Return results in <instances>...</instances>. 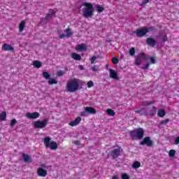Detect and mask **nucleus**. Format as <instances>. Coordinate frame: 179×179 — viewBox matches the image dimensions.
<instances>
[{"mask_svg":"<svg viewBox=\"0 0 179 179\" xmlns=\"http://www.w3.org/2000/svg\"><path fill=\"white\" fill-rule=\"evenodd\" d=\"M146 43L148 45H150V47H155L157 42L153 38H148L146 40Z\"/></svg>","mask_w":179,"mask_h":179,"instance_id":"nucleus-14","label":"nucleus"},{"mask_svg":"<svg viewBox=\"0 0 179 179\" xmlns=\"http://www.w3.org/2000/svg\"><path fill=\"white\" fill-rule=\"evenodd\" d=\"M26 117L29 120H36L40 117V113L38 112L27 113Z\"/></svg>","mask_w":179,"mask_h":179,"instance_id":"nucleus-10","label":"nucleus"},{"mask_svg":"<svg viewBox=\"0 0 179 179\" xmlns=\"http://www.w3.org/2000/svg\"><path fill=\"white\" fill-rule=\"evenodd\" d=\"M24 27H26V22L24 20L21 21V22L19 24V31L20 33H22L23 30H24Z\"/></svg>","mask_w":179,"mask_h":179,"instance_id":"nucleus-20","label":"nucleus"},{"mask_svg":"<svg viewBox=\"0 0 179 179\" xmlns=\"http://www.w3.org/2000/svg\"><path fill=\"white\" fill-rule=\"evenodd\" d=\"M156 103V101H145L142 102L141 106H143L144 107H148V106H152V104H155Z\"/></svg>","mask_w":179,"mask_h":179,"instance_id":"nucleus-24","label":"nucleus"},{"mask_svg":"<svg viewBox=\"0 0 179 179\" xmlns=\"http://www.w3.org/2000/svg\"><path fill=\"white\" fill-rule=\"evenodd\" d=\"M80 115L81 117H86L87 115V111H86V109H84V111L80 112Z\"/></svg>","mask_w":179,"mask_h":179,"instance_id":"nucleus-40","label":"nucleus"},{"mask_svg":"<svg viewBox=\"0 0 179 179\" xmlns=\"http://www.w3.org/2000/svg\"><path fill=\"white\" fill-rule=\"evenodd\" d=\"M118 62H120V59H118V58H117V57H113L112 58V63L114 65H117V64H118Z\"/></svg>","mask_w":179,"mask_h":179,"instance_id":"nucleus-34","label":"nucleus"},{"mask_svg":"<svg viewBox=\"0 0 179 179\" xmlns=\"http://www.w3.org/2000/svg\"><path fill=\"white\" fill-rule=\"evenodd\" d=\"M43 142L45 148H50L51 150H57L58 149L57 142L51 141V138L50 137H45Z\"/></svg>","mask_w":179,"mask_h":179,"instance_id":"nucleus-5","label":"nucleus"},{"mask_svg":"<svg viewBox=\"0 0 179 179\" xmlns=\"http://www.w3.org/2000/svg\"><path fill=\"white\" fill-rule=\"evenodd\" d=\"M59 31H60L59 30H57V33H59Z\"/></svg>","mask_w":179,"mask_h":179,"instance_id":"nucleus-56","label":"nucleus"},{"mask_svg":"<svg viewBox=\"0 0 179 179\" xmlns=\"http://www.w3.org/2000/svg\"><path fill=\"white\" fill-rule=\"evenodd\" d=\"M150 31H155V27H144L141 29H137L134 33L136 34L137 37H143Z\"/></svg>","mask_w":179,"mask_h":179,"instance_id":"nucleus-4","label":"nucleus"},{"mask_svg":"<svg viewBox=\"0 0 179 179\" xmlns=\"http://www.w3.org/2000/svg\"><path fill=\"white\" fill-rule=\"evenodd\" d=\"M80 121H82V118L80 117H78L75 120L70 122L69 125H70V127H76V125H79V124H80Z\"/></svg>","mask_w":179,"mask_h":179,"instance_id":"nucleus-13","label":"nucleus"},{"mask_svg":"<svg viewBox=\"0 0 179 179\" xmlns=\"http://www.w3.org/2000/svg\"><path fill=\"white\" fill-rule=\"evenodd\" d=\"M71 57L73 59H75L76 61H80V59H82V57L78 53L73 52Z\"/></svg>","mask_w":179,"mask_h":179,"instance_id":"nucleus-21","label":"nucleus"},{"mask_svg":"<svg viewBox=\"0 0 179 179\" xmlns=\"http://www.w3.org/2000/svg\"><path fill=\"white\" fill-rule=\"evenodd\" d=\"M110 156L113 159H117L121 156V147L113 150L110 152Z\"/></svg>","mask_w":179,"mask_h":179,"instance_id":"nucleus-8","label":"nucleus"},{"mask_svg":"<svg viewBox=\"0 0 179 179\" xmlns=\"http://www.w3.org/2000/svg\"><path fill=\"white\" fill-rule=\"evenodd\" d=\"M150 66V64L147 63L144 66L141 67V69H148L149 66Z\"/></svg>","mask_w":179,"mask_h":179,"instance_id":"nucleus-46","label":"nucleus"},{"mask_svg":"<svg viewBox=\"0 0 179 179\" xmlns=\"http://www.w3.org/2000/svg\"><path fill=\"white\" fill-rule=\"evenodd\" d=\"M87 113V114H96V109L93 107L87 106L84 108Z\"/></svg>","mask_w":179,"mask_h":179,"instance_id":"nucleus-18","label":"nucleus"},{"mask_svg":"<svg viewBox=\"0 0 179 179\" xmlns=\"http://www.w3.org/2000/svg\"><path fill=\"white\" fill-rule=\"evenodd\" d=\"M48 83H49V85H57V83H58V82L57 80H55V79L50 78L48 80Z\"/></svg>","mask_w":179,"mask_h":179,"instance_id":"nucleus-30","label":"nucleus"},{"mask_svg":"<svg viewBox=\"0 0 179 179\" xmlns=\"http://www.w3.org/2000/svg\"><path fill=\"white\" fill-rule=\"evenodd\" d=\"M130 137L134 141H140V139L143 138L145 135V130L139 127L138 129H134L129 131Z\"/></svg>","mask_w":179,"mask_h":179,"instance_id":"nucleus-3","label":"nucleus"},{"mask_svg":"<svg viewBox=\"0 0 179 179\" xmlns=\"http://www.w3.org/2000/svg\"><path fill=\"white\" fill-rule=\"evenodd\" d=\"M54 15H55V11L54 10H49V14L47 15V16L45 17V18L47 19V17L48 16H54Z\"/></svg>","mask_w":179,"mask_h":179,"instance_id":"nucleus-37","label":"nucleus"},{"mask_svg":"<svg viewBox=\"0 0 179 179\" xmlns=\"http://www.w3.org/2000/svg\"><path fill=\"white\" fill-rule=\"evenodd\" d=\"M79 68H80V71H83V69H84L83 66H82V65H80Z\"/></svg>","mask_w":179,"mask_h":179,"instance_id":"nucleus-52","label":"nucleus"},{"mask_svg":"<svg viewBox=\"0 0 179 179\" xmlns=\"http://www.w3.org/2000/svg\"><path fill=\"white\" fill-rule=\"evenodd\" d=\"M43 78H45V79H50V73L47 71L43 72Z\"/></svg>","mask_w":179,"mask_h":179,"instance_id":"nucleus-31","label":"nucleus"},{"mask_svg":"<svg viewBox=\"0 0 179 179\" xmlns=\"http://www.w3.org/2000/svg\"><path fill=\"white\" fill-rule=\"evenodd\" d=\"M167 40H169V38H167V34H164V38H163L164 43H166V41H167Z\"/></svg>","mask_w":179,"mask_h":179,"instance_id":"nucleus-47","label":"nucleus"},{"mask_svg":"<svg viewBox=\"0 0 179 179\" xmlns=\"http://www.w3.org/2000/svg\"><path fill=\"white\" fill-rule=\"evenodd\" d=\"M6 112L3 111L0 114V120L1 121H6Z\"/></svg>","mask_w":179,"mask_h":179,"instance_id":"nucleus-28","label":"nucleus"},{"mask_svg":"<svg viewBox=\"0 0 179 179\" xmlns=\"http://www.w3.org/2000/svg\"><path fill=\"white\" fill-rule=\"evenodd\" d=\"M140 145L143 146L146 145L148 148H152V146H153V141H152L150 136H146L140 142Z\"/></svg>","mask_w":179,"mask_h":179,"instance_id":"nucleus-7","label":"nucleus"},{"mask_svg":"<svg viewBox=\"0 0 179 179\" xmlns=\"http://www.w3.org/2000/svg\"><path fill=\"white\" fill-rule=\"evenodd\" d=\"M2 50L3 51H13V50H15L13 48V46L8 44V43H4L3 45H2Z\"/></svg>","mask_w":179,"mask_h":179,"instance_id":"nucleus-16","label":"nucleus"},{"mask_svg":"<svg viewBox=\"0 0 179 179\" xmlns=\"http://www.w3.org/2000/svg\"><path fill=\"white\" fill-rule=\"evenodd\" d=\"M17 122V120H16V119H13L11 121H10V127H15V125H16V123Z\"/></svg>","mask_w":179,"mask_h":179,"instance_id":"nucleus-39","label":"nucleus"},{"mask_svg":"<svg viewBox=\"0 0 179 179\" xmlns=\"http://www.w3.org/2000/svg\"><path fill=\"white\" fill-rule=\"evenodd\" d=\"M97 59V57L96 56H92V58L90 59L91 64H94V61Z\"/></svg>","mask_w":179,"mask_h":179,"instance_id":"nucleus-44","label":"nucleus"},{"mask_svg":"<svg viewBox=\"0 0 179 179\" xmlns=\"http://www.w3.org/2000/svg\"><path fill=\"white\" fill-rule=\"evenodd\" d=\"M22 157L26 163H31V158L27 154H23Z\"/></svg>","mask_w":179,"mask_h":179,"instance_id":"nucleus-22","label":"nucleus"},{"mask_svg":"<svg viewBox=\"0 0 179 179\" xmlns=\"http://www.w3.org/2000/svg\"><path fill=\"white\" fill-rule=\"evenodd\" d=\"M83 15L84 17H92L94 15V9L93 8V4L92 3L85 2L83 3Z\"/></svg>","mask_w":179,"mask_h":179,"instance_id":"nucleus-1","label":"nucleus"},{"mask_svg":"<svg viewBox=\"0 0 179 179\" xmlns=\"http://www.w3.org/2000/svg\"><path fill=\"white\" fill-rule=\"evenodd\" d=\"M0 170H1V168H0Z\"/></svg>","mask_w":179,"mask_h":179,"instance_id":"nucleus-57","label":"nucleus"},{"mask_svg":"<svg viewBox=\"0 0 179 179\" xmlns=\"http://www.w3.org/2000/svg\"><path fill=\"white\" fill-rule=\"evenodd\" d=\"M33 65L34 66H35V68H41V62L38 61V60H35L33 62Z\"/></svg>","mask_w":179,"mask_h":179,"instance_id":"nucleus-26","label":"nucleus"},{"mask_svg":"<svg viewBox=\"0 0 179 179\" xmlns=\"http://www.w3.org/2000/svg\"><path fill=\"white\" fill-rule=\"evenodd\" d=\"M148 59H149V61L150 62V64H156V59H155V57H150L148 58Z\"/></svg>","mask_w":179,"mask_h":179,"instance_id":"nucleus-36","label":"nucleus"},{"mask_svg":"<svg viewBox=\"0 0 179 179\" xmlns=\"http://www.w3.org/2000/svg\"><path fill=\"white\" fill-rule=\"evenodd\" d=\"M136 114H139L140 115H144L147 117V113H146V108H140L139 110H135Z\"/></svg>","mask_w":179,"mask_h":179,"instance_id":"nucleus-19","label":"nucleus"},{"mask_svg":"<svg viewBox=\"0 0 179 179\" xmlns=\"http://www.w3.org/2000/svg\"><path fill=\"white\" fill-rule=\"evenodd\" d=\"M106 113L108 115H110V117H114L115 115V112L111 108L107 109Z\"/></svg>","mask_w":179,"mask_h":179,"instance_id":"nucleus-27","label":"nucleus"},{"mask_svg":"<svg viewBox=\"0 0 179 179\" xmlns=\"http://www.w3.org/2000/svg\"><path fill=\"white\" fill-rule=\"evenodd\" d=\"M169 157H174L176 156V151L174 150H170L169 152Z\"/></svg>","mask_w":179,"mask_h":179,"instance_id":"nucleus-32","label":"nucleus"},{"mask_svg":"<svg viewBox=\"0 0 179 179\" xmlns=\"http://www.w3.org/2000/svg\"><path fill=\"white\" fill-rule=\"evenodd\" d=\"M149 1H150V0H143V4L146 5V3H149Z\"/></svg>","mask_w":179,"mask_h":179,"instance_id":"nucleus-51","label":"nucleus"},{"mask_svg":"<svg viewBox=\"0 0 179 179\" xmlns=\"http://www.w3.org/2000/svg\"><path fill=\"white\" fill-rule=\"evenodd\" d=\"M179 144V136L176 138L175 139V145H178Z\"/></svg>","mask_w":179,"mask_h":179,"instance_id":"nucleus-48","label":"nucleus"},{"mask_svg":"<svg viewBox=\"0 0 179 179\" xmlns=\"http://www.w3.org/2000/svg\"><path fill=\"white\" fill-rule=\"evenodd\" d=\"M122 179H129V176L127 173H122Z\"/></svg>","mask_w":179,"mask_h":179,"instance_id":"nucleus-45","label":"nucleus"},{"mask_svg":"<svg viewBox=\"0 0 179 179\" xmlns=\"http://www.w3.org/2000/svg\"><path fill=\"white\" fill-rule=\"evenodd\" d=\"M66 90L70 93H73L79 90V80L78 78H73L69 80L66 85Z\"/></svg>","mask_w":179,"mask_h":179,"instance_id":"nucleus-2","label":"nucleus"},{"mask_svg":"<svg viewBox=\"0 0 179 179\" xmlns=\"http://www.w3.org/2000/svg\"><path fill=\"white\" fill-rule=\"evenodd\" d=\"M157 113V108L155 106H152L150 109L146 110L147 117H155Z\"/></svg>","mask_w":179,"mask_h":179,"instance_id":"nucleus-9","label":"nucleus"},{"mask_svg":"<svg viewBox=\"0 0 179 179\" xmlns=\"http://www.w3.org/2000/svg\"><path fill=\"white\" fill-rule=\"evenodd\" d=\"M73 143H74V145H76L77 146H79V145H80V141L77 140L73 141Z\"/></svg>","mask_w":179,"mask_h":179,"instance_id":"nucleus-49","label":"nucleus"},{"mask_svg":"<svg viewBox=\"0 0 179 179\" xmlns=\"http://www.w3.org/2000/svg\"><path fill=\"white\" fill-rule=\"evenodd\" d=\"M96 10H97L98 13H101V12H103L104 10V7L97 6H96Z\"/></svg>","mask_w":179,"mask_h":179,"instance_id":"nucleus-33","label":"nucleus"},{"mask_svg":"<svg viewBox=\"0 0 179 179\" xmlns=\"http://www.w3.org/2000/svg\"><path fill=\"white\" fill-rule=\"evenodd\" d=\"M129 55H131V56L135 55V48H131L129 50Z\"/></svg>","mask_w":179,"mask_h":179,"instance_id":"nucleus-42","label":"nucleus"},{"mask_svg":"<svg viewBox=\"0 0 179 179\" xmlns=\"http://www.w3.org/2000/svg\"><path fill=\"white\" fill-rule=\"evenodd\" d=\"M76 50L77 51H86V50H87V48H86V45H85V43H81V44H78L76 47Z\"/></svg>","mask_w":179,"mask_h":179,"instance_id":"nucleus-17","label":"nucleus"},{"mask_svg":"<svg viewBox=\"0 0 179 179\" xmlns=\"http://www.w3.org/2000/svg\"><path fill=\"white\" fill-rule=\"evenodd\" d=\"M57 75L59 77L64 76V75H65V72L64 71H57Z\"/></svg>","mask_w":179,"mask_h":179,"instance_id":"nucleus-41","label":"nucleus"},{"mask_svg":"<svg viewBox=\"0 0 179 179\" xmlns=\"http://www.w3.org/2000/svg\"><path fill=\"white\" fill-rule=\"evenodd\" d=\"M139 167H141V162L136 161L133 163L132 164V168L133 169H139Z\"/></svg>","mask_w":179,"mask_h":179,"instance_id":"nucleus-29","label":"nucleus"},{"mask_svg":"<svg viewBox=\"0 0 179 179\" xmlns=\"http://www.w3.org/2000/svg\"><path fill=\"white\" fill-rule=\"evenodd\" d=\"M94 86V83L93 81H89L87 83V87L90 89V87H93Z\"/></svg>","mask_w":179,"mask_h":179,"instance_id":"nucleus-43","label":"nucleus"},{"mask_svg":"<svg viewBox=\"0 0 179 179\" xmlns=\"http://www.w3.org/2000/svg\"><path fill=\"white\" fill-rule=\"evenodd\" d=\"M48 124V120L44 119L43 120H37L34 122V127L36 129H43Z\"/></svg>","mask_w":179,"mask_h":179,"instance_id":"nucleus-6","label":"nucleus"},{"mask_svg":"<svg viewBox=\"0 0 179 179\" xmlns=\"http://www.w3.org/2000/svg\"><path fill=\"white\" fill-rule=\"evenodd\" d=\"M37 174L38 177H47V170L43 169V168H38L37 170Z\"/></svg>","mask_w":179,"mask_h":179,"instance_id":"nucleus-12","label":"nucleus"},{"mask_svg":"<svg viewBox=\"0 0 179 179\" xmlns=\"http://www.w3.org/2000/svg\"><path fill=\"white\" fill-rule=\"evenodd\" d=\"M157 115L160 118H163V117H164L166 115V110L164 109H162V108L159 109Z\"/></svg>","mask_w":179,"mask_h":179,"instance_id":"nucleus-23","label":"nucleus"},{"mask_svg":"<svg viewBox=\"0 0 179 179\" xmlns=\"http://www.w3.org/2000/svg\"><path fill=\"white\" fill-rule=\"evenodd\" d=\"M112 179H118V176H113L112 177Z\"/></svg>","mask_w":179,"mask_h":179,"instance_id":"nucleus-53","label":"nucleus"},{"mask_svg":"<svg viewBox=\"0 0 179 179\" xmlns=\"http://www.w3.org/2000/svg\"><path fill=\"white\" fill-rule=\"evenodd\" d=\"M109 72H110V78L112 79H118V73L115 70L113 69H109Z\"/></svg>","mask_w":179,"mask_h":179,"instance_id":"nucleus-15","label":"nucleus"},{"mask_svg":"<svg viewBox=\"0 0 179 179\" xmlns=\"http://www.w3.org/2000/svg\"><path fill=\"white\" fill-rule=\"evenodd\" d=\"M169 122H170V119H166V120L161 121V124L162 125H167V124H169Z\"/></svg>","mask_w":179,"mask_h":179,"instance_id":"nucleus-35","label":"nucleus"},{"mask_svg":"<svg viewBox=\"0 0 179 179\" xmlns=\"http://www.w3.org/2000/svg\"><path fill=\"white\" fill-rule=\"evenodd\" d=\"M41 167H45V164H42Z\"/></svg>","mask_w":179,"mask_h":179,"instance_id":"nucleus-55","label":"nucleus"},{"mask_svg":"<svg viewBox=\"0 0 179 179\" xmlns=\"http://www.w3.org/2000/svg\"><path fill=\"white\" fill-rule=\"evenodd\" d=\"M146 58V56L145 55V53H141L136 57V65H141V62L143 61Z\"/></svg>","mask_w":179,"mask_h":179,"instance_id":"nucleus-11","label":"nucleus"},{"mask_svg":"<svg viewBox=\"0 0 179 179\" xmlns=\"http://www.w3.org/2000/svg\"><path fill=\"white\" fill-rule=\"evenodd\" d=\"M65 37H66V35H65L64 34H62L59 35V38H65Z\"/></svg>","mask_w":179,"mask_h":179,"instance_id":"nucleus-50","label":"nucleus"},{"mask_svg":"<svg viewBox=\"0 0 179 179\" xmlns=\"http://www.w3.org/2000/svg\"><path fill=\"white\" fill-rule=\"evenodd\" d=\"M144 5H145V4H143V2H142V3L140 4V6H144Z\"/></svg>","mask_w":179,"mask_h":179,"instance_id":"nucleus-54","label":"nucleus"},{"mask_svg":"<svg viewBox=\"0 0 179 179\" xmlns=\"http://www.w3.org/2000/svg\"><path fill=\"white\" fill-rule=\"evenodd\" d=\"M64 32L66 33V37H71L73 34V32H72V29L71 28L68 27Z\"/></svg>","mask_w":179,"mask_h":179,"instance_id":"nucleus-25","label":"nucleus"},{"mask_svg":"<svg viewBox=\"0 0 179 179\" xmlns=\"http://www.w3.org/2000/svg\"><path fill=\"white\" fill-rule=\"evenodd\" d=\"M91 70L93 72H97V71H99V65H94L92 68Z\"/></svg>","mask_w":179,"mask_h":179,"instance_id":"nucleus-38","label":"nucleus"}]
</instances>
